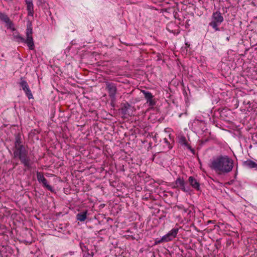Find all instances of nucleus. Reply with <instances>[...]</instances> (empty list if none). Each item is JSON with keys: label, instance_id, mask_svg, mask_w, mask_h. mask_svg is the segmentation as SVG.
Segmentation results:
<instances>
[{"label": "nucleus", "instance_id": "1", "mask_svg": "<svg viewBox=\"0 0 257 257\" xmlns=\"http://www.w3.org/2000/svg\"><path fill=\"white\" fill-rule=\"evenodd\" d=\"M233 161L226 155L219 156L213 158L210 167L219 174H226L232 171Z\"/></svg>", "mask_w": 257, "mask_h": 257}, {"label": "nucleus", "instance_id": "2", "mask_svg": "<svg viewBox=\"0 0 257 257\" xmlns=\"http://www.w3.org/2000/svg\"><path fill=\"white\" fill-rule=\"evenodd\" d=\"M14 156L15 158H19L25 167L28 168L31 167L32 163L28 156V151L26 150L25 147L22 144L19 136H17L16 138Z\"/></svg>", "mask_w": 257, "mask_h": 257}, {"label": "nucleus", "instance_id": "3", "mask_svg": "<svg viewBox=\"0 0 257 257\" xmlns=\"http://www.w3.org/2000/svg\"><path fill=\"white\" fill-rule=\"evenodd\" d=\"M32 24L31 22H28L26 30V40H25L23 37L19 35L15 36L14 38L17 42L25 43L27 44L30 49L33 50L34 49V43L32 37Z\"/></svg>", "mask_w": 257, "mask_h": 257}, {"label": "nucleus", "instance_id": "4", "mask_svg": "<svg viewBox=\"0 0 257 257\" xmlns=\"http://www.w3.org/2000/svg\"><path fill=\"white\" fill-rule=\"evenodd\" d=\"M223 21V18L219 12H216L213 14L212 21L210 25L215 29V31H219L218 26Z\"/></svg>", "mask_w": 257, "mask_h": 257}, {"label": "nucleus", "instance_id": "5", "mask_svg": "<svg viewBox=\"0 0 257 257\" xmlns=\"http://www.w3.org/2000/svg\"><path fill=\"white\" fill-rule=\"evenodd\" d=\"M178 228L172 229L170 232H168L167 234L163 236L161 239L158 240H156L155 244H157L163 242H168L169 241L172 240L174 238L176 237L178 233Z\"/></svg>", "mask_w": 257, "mask_h": 257}, {"label": "nucleus", "instance_id": "6", "mask_svg": "<svg viewBox=\"0 0 257 257\" xmlns=\"http://www.w3.org/2000/svg\"><path fill=\"white\" fill-rule=\"evenodd\" d=\"M106 89L108 90L109 97L112 100L115 99V95L117 92V88L116 85L111 82H107L106 83Z\"/></svg>", "mask_w": 257, "mask_h": 257}, {"label": "nucleus", "instance_id": "7", "mask_svg": "<svg viewBox=\"0 0 257 257\" xmlns=\"http://www.w3.org/2000/svg\"><path fill=\"white\" fill-rule=\"evenodd\" d=\"M37 177L39 182L40 183H42L44 187H46L48 190L50 191L51 192L54 191L52 187L48 184L47 180L44 177V174L42 172H37Z\"/></svg>", "mask_w": 257, "mask_h": 257}, {"label": "nucleus", "instance_id": "8", "mask_svg": "<svg viewBox=\"0 0 257 257\" xmlns=\"http://www.w3.org/2000/svg\"><path fill=\"white\" fill-rule=\"evenodd\" d=\"M20 85L23 88V90L25 92L27 96L29 99L33 98V94L29 88V85L26 80L23 78H21Z\"/></svg>", "mask_w": 257, "mask_h": 257}, {"label": "nucleus", "instance_id": "9", "mask_svg": "<svg viewBox=\"0 0 257 257\" xmlns=\"http://www.w3.org/2000/svg\"><path fill=\"white\" fill-rule=\"evenodd\" d=\"M141 92L144 94L147 103H149L150 106H153L156 104V101L153 99L154 96L151 92L145 90H142Z\"/></svg>", "mask_w": 257, "mask_h": 257}, {"label": "nucleus", "instance_id": "10", "mask_svg": "<svg viewBox=\"0 0 257 257\" xmlns=\"http://www.w3.org/2000/svg\"><path fill=\"white\" fill-rule=\"evenodd\" d=\"M176 187L179 188L184 192H189L190 188L189 187H185V182L182 178L178 177L175 181Z\"/></svg>", "mask_w": 257, "mask_h": 257}, {"label": "nucleus", "instance_id": "11", "mask_svg": "<svg viewBox=\"0 0 257 257\" xmlns=\"http://www.w3.org/2000/svg\"><path fill=\"white\" fill-rule=\"evenodd\" d=\"M0 20L6 23L8 28L12 29L13 31L15 30L14 24L6 14L0 13Z\"/></svg>", "mask_w": 257, "mask_h": 257}, {"label": "nucleus", "instance_id": "12", "mask_svg": "<svg viewBox=\"0 0 257 257\" xmlns=\"http://www.w3.org/2000/svg\"><path fill=\"white\" fill-rule=\"evenodd\" d=\"M188 182L190 185L196 189L197 190H199L200 188V184L192 176H190L188 178Z\"/></svg>", "mask_w": 257, "mask_h": 257}, {"label": "nucleus", "instance_id": "13", "mask_svg": "<svg viewBox=\"0 0 257 257\" xmlns=\"http://www.w3.org/2000/svg\"><path fill=\"white\" fill-rule=\"evenodd\" d=\"M243 165L248 168H255L257 169V163L252 161L251 160H247L243 163Z\"/></svg>", "mask_w": 257, "mask_h": 257}, {"label": "nucleus", "instance_id": "14", "mask_svg": "<svg viewBox=\"0 0 257 257\" xmlns=\"http://www.w3.org/2000/svg\"><path fill=\"white\" fill-rule=\"evenodd\" d=\"M26 3L27 4V9L28 11V15L33 16L34 15V7L32 1L26 0Z\"/></svg>", "mask_w": 257, "mask_h": 257}, {"label": "nucleus", "instance_id": "15", "mask_svg": "<svg viewBox=\"0 0 257 257\" xmlns=\"http://www.w3.org/2000/svg\"><path fill=\"white\" fill-rule=\"evenodd\" d=\"M179 143L180 145L186 146L189 150L194 153L193 149H192L191 146L187 143L185 137L180 136L179 138Z\"/></svg>", "mask_w": 257, "mask_h": 257}, {"label": "nucleus", "instance_id": "16", "mask_svg": "<svg viewBox=\"0 0 257 257\" xmlns=\"http://www.w3.org/2000/svg\"><path fill=\"white\" fill-rule=\"evenodd\" d=\"M87 211L81 212L79 213L76 215L77 220L80 221H84L87 218Z\"/></svg>", "mask_w": 257, "mask_h": 257}, {"label": "nucleus", "instance_id": "17", "mask_svg": "<svg viewBox=\"0 0 257 257\" xmlns=\"http://www.w3.org/2000/svg\"><path fill=\"white\" fill-rule=\"evenodd\" d=\"M131 105L128 102H125L122 104L121 111L123 114H127L128 109L130 108Z\"/></svg>", "mask_w": 257, "mask_h": 257}, {"label": "nucleus", "instance_id": "18", "mask_svg": "<svg viewBox=\"0 0 257 257\" xmlns=\"http://www.w3.org/2000/svg\"><path fill=\"white\" fill-rule=\"evenodd\" d=\"M83 257H90V254L89 252H87V253L84 255Z\"/></svg>", "mask_w": 257, "mask_h": 257}, {"label": "nucleus", "instance_id": "19", "mask_svg": "<svg viewBox=\"0 0 257 257\" xmlns=\"http://www.w3.org/2000/svg\"><path fill=\"white\" fill-rule=\"evenodd\" d=\"M90 257H93V255H94V253L93 252H91V253H90Z\"/></svg>", "mask_w": 257, "mask_h": 257}, {"label": "nucleus", "instance_id": "20", "mask_svg": "<svg viewBox=\"0 0 257 257\" xmlns=\"http://www.w3.org/2000/svg\"><path fill=\"white\" fill-rule=\"evenodd\" d=\"M164 141H165V142L166 143H167V139H166V138H165V139H164Z\"/></svg>", "mask_w": 257, "mask_h": 257}, {"label": "nucleus", "instance_id": "21", "mask_svg": "<svg viewBox=\"0 0 257 257\" xmlns=\"http://www.w3.org/2000/svg\"><path fill=\"white\" fill-rule=\"evenodd\" d=\"M209 222H210V223H212V221L210 220Z\"/></svg>", "mask_w": 257, "mask_h": 257}, {"label": "nucleus", "instance_id": "22", "mask_svg": "<svg viewBox=\"0 0 257 257\" xmlns=\"http://www.w3.org/2000/svg\"><path fill=\"white\" fill-rule=\"evenodd\" d=\"M9 1H10V2H12L13 1V0H9Z\"/></svg>", "mask_w": 257, "mask_h": 257}]
</instances>
